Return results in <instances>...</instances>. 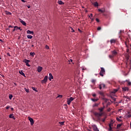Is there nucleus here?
<instances>
[{
	"label": "nucleus",
	"mask_w": 131,
	"mask_h": 131,
	"mask_svg": "<svg viewBox=\"0 0 131 131\" xmlns=\"http://www.w3.org/2000/svg\"><path fill=\"white\" fill-rule=\"evenodd\" d=\"M98 110L100 113H95L94 115L95 116V117H96L97 121H100L101 116H103V111H104V110L102 107H100L98 108Z\"/></svg>",
	"instance_id": "1"
},
{
	"label": "nucleus",
	"mask_w": 131,
	"mask_h": 131,
	"mask_svg": "<svg viewBox=\"0 0 131 131\" xmlns=\"http://www.w3.org/2000/svg\"><path fill=\"white\" fill-rule=\"evenodd\" d=\"M101 71L99 73L100 76H104V74H105V69L103 68H100Z\"/></svg>",
	"instance_id": "2"
},
{
	"label": "nucleus",
	"mask_w": 131,
	"mask_h": 131,
	"mask_svg": "<svg viewBox=\"0 0 131 131\" xmlns=\"http://www.w3.org/2000/svg\"><path fill=\"white\" fill-rule=\"evenodd\" d=\"M74 100V98L73 97H70L69 98L67 99V104L68 105H70L71 104V102Z\"/></svg>",
	"instance_id": "3"
},
{
	"label": "nucleus",
	"mask_w": 131,
	"mask_h": 131,
	"mask_svg": "<svg viewBox=\"0 0 131 131\" xmlns=\"http://www.w3.org/2000/svg\"><path fill=\"white\" fill-rule=\"evenodd\" d=\"M28 119H29V120L30 122L31 125H33V124H34V121H33V119H32L30 117H29Z\"/></svg>",
	"instance_id": "4"
},
{
	"label": "nucleus",
	"mask_w": 131,
	"mask_h": 131,
	"mask_svg": "<svg viewBox=\"0 0 131 131\" xmlns=\"http://www.w3.org/2000/svg\"><path fill=\"white\" fill-rule=\"evenodd\" d=\"M48 80V76H45L44 79L41 81L42 83H46Z\"/></svg>",
	"instance_id": "5"
},
{
	"label": "nucleus",
	"mask_w": 131,
	"mask_h": 131,
	"mask_svg": "<svg viewBox=\"0 0 131 131\" xmlns=\"http://www.w3.org/2000/svg\"><path fill=\"white\" fill-rule=\"evenodd\" d=\"M92 127H93V129L94 131H99V129H98V127H97L96 125H93Z\"/></svg>",
	"instance_id": "6"
},
{
	"label": "nucleus",
	"mask_w": 131,
	"mask_h": 131,
	"mask_svg": "<svg viewBox=\"0 0 131 131\" xmlns=\"http://www.w3.org/2000/svg\"><path fill=\"white\" fill-rule=\"evenodd\" d=\"M37 71H38V72H39V73H40V72L42 71V67L40 66L38 67L37 69Z\"/></svg>",
	"instance_id": "7"
},
{
	"label": "nucleus",
	"mask_w": 131,
	"mask_h": 131,
	"mask_svg": "<svg viewBox=\"0 0 131 131\" xmlns=\"http://www.w3.org/2000/svg\"><path fill=\"white\" fill-rule=\"evenodd\" d=\"M112 54L114 57H115L118 54L117 51L116 50H114V51H112Z\"/></svg>",
	"instance_id": "8"
},
{
	"label": "nucleus",
	"mask_w": 131,
	"mask_h": 131,
	"mask_svg": "<svg viewBox=\"0 0 131 131\" xmlns=\"http://www.w3.org/2000/svg\"><path fill=\"white\" fill-rule=\"evenodd\" d=\"M111 45H113V43H116V39H111L110 40Z\"/></svg>",
	"instance_id": "9"
},
{
	"label": "nucleus",
	"mask_w": 131,
	"mask_h": 131,
	"mask_svg": "<svg viewBox=\"0 0 131 131\" xmlns=\"http://www.w3.org/2000/svg\"><path fill=\"white\" fill-rule=\"evenodd\" d=\"M105 86L106 85H105V84H99V88L100 90H102V89H105Z\"/></svg>",
	"instance_id": "10"
},
{
	"label": "nucleus",
	"mask_w": 131,
	"mask_h": 131,
	"mask_svg": "<svg viewBox=\"0 0 131 131\" xmlns=\"http://www.w3.org/2000/svg\"><path fill=\"white\" fill-rule=\"evenodd\" d=\"M27 33L28 34H32L33 35L34 34V33L33 32V31H31L29 30H28L27 31Z\"/></svg>",
	"instance_id": "11"
},
{
	"label": "nucleus",
	"mask_w": 131,
	"mask_h": 131,
	"mask_svg": "<svg viewBox=\"0 0 131 131\" xmlns=\"http://www.w3.org/2000/svg\"><path fill=\"white\" fill-rule=\"evenodd\" d=\"M92 4L93 5V6H94V7H99V4H98V2H92Z\"/></svg>",
	"instance_id": "12"
},
{
	"label": "nucleus",
	"mask_w": 131,
	"mask_h": 131,
	"mask_svg": "<svg viewBox=\"0 0 131 131\" xmlns=\"http://www.w3.org/2000/svg\"><path fill=\"white\" fill-rule=\"evenodd\" d=\"M98 12H101V13H105V8H102L101 9H98Z\"/></svg>",
	"instance_id": "13"
},
{
	"label": "nucleus",
	"mask_w": 131,
	"mask_h": 131,
	"mask_svg": "<svg viewBox=\"0 0 131 131\" xmlns=\"http://www.w3.org/2000/svg\"><path fill=\"white\" fill-rule=\"evenodd\" d=\"M53 75H52L51 73H50L49 74V80L51 81V80H52V79H53Z\"/></svg>",
	"instance_id": "14"
},
{
	"label": "nucleus",
	"mask_w": 131,
	"mask_h": 131,
	"mask_svg": "<svg viewBox=\"0 0 131 131\" xmlns=\"http://www.w3.org/2000/svg\"><path fill=\"white\" fill-rule=\"evenodd\" d=\"M20 23H21V24H23V25L24 26H26L27 25L26 23H25V21H24L23 20H20Z\"/></svg>",
	"instance_id": "15"
},
{
	"label": "nucleus",
	"mask_w": 131,
	"mask_h": 131,
	"mask_svg": "<svg viewBox=\"0 0 131 131\" xmlns=\"http://www.w3.org/2000/svg\"><path fill=\"white\" fill-rule=\"evenodd\" d=\"M129 42V41L128 40H126V41L125 42V45L126 46V48H128V43Z\"/></svg>",
	"instance_id": "16"
},
{
	"label": "nucleus",
	"mask_w": 131,
	"mask_h": 131,
	"mask_svg": "<svg viewBox=\"0 0 131 131\" xmlns=\"http://www.w3.org/2000/svg\"><path fill=\"white\" fill-rule=\"evenodd\" d=\"M24 62L26 64L27 63H29V62H30V60L25 59L24 60Z\"/></svg>",
	"instance_id": "17"
},
{
	"label": "nucleus",
	"mask_w": 131,
	"mask_h": 131,
	"mask_svg": "<svg viewBox=\"0 0 131 131\" xmlns=\"http://www.w3.org/2000/svg\"><path fill=\"white\" fill-rule=\"evenodd\" d=\"M121 125H122V124H118L117 125V129H119L120 128V127L121 126Z\"/></svg>",
	"instance_id": "18"
},
{
	"label": "nucleus",
	"mask_w": 131,
	"mask_h": 131,
	"mask_svg": "<svg viewBox=\"0 0 131 131\" xmlns=\"http://www.w3.org/2000/svg\"><path fill=\"white\" fill-rule=\"evenodd\" d=\"M123 91H124V92L128 90V88L127 87H124L122 88Z\"/></svg>",
	"instance_id": "19"
},
{
	"label": "nucleus",
	"mask_w": 131,
	"mask_h": 131,
	"mask_svg": "<svg viewBox=\"0 0 131 131\" xmlns=\"http://www.w3.org/2000/svg\"><path fill=\"white\" fill-rule=\"evenodd\" d=\"M19 74H21V75H23V76H25V74L23 73V71H20L19 72Z\"/></svg>",
	"instance_id": "20"
},
{
	"label": "nucleus",
	"mask_w": 131,
	"mask_h": 131,
	"mask_svg": "<svg viewBox=\"0 0 131 131\" xmlns=\"http://www.w3.org/2000/svg\"><path fill=\"white\" fill-rule=\"evenodd\" d=\"M58 4H59V5H64V2L61 1H58Z\"/></svg>",
	"instance_id": "21"
},
{
	"label": "nucleus",
	"mask_w": 131,
	"mask_h": 131,
	"mask_svg": "<svg viewBox=\"0 0 131 131\" xmlns=\"http://www.w3.org/2000/svg\"><path fill=\"white\" fill-rule=\"evenodd\" d=\"M30 56H32V57H34V55H35V53L30 52Z\"/></svg>",
	"instance_id": "22"
},
{
	"label": "nucleus",
	"mask_w": 131,
	"mask_h": 131,
	"mask_svg": "<svg viewBox=\"0 0 131 131\" xmlns=\"http://www.w3.org/2000/svg\"><path fill=\"white\" fill-rule=\"evenodd\" d=\"M27 37H28L29 39H31V38H32V37H33V36H32V35H27Z\"/></svg>",
	"instance_id": "23"
},
{
	"label": "nucleus",
	"mask_w": 131,
	"mask_h": 131,
	"mask_svg": "<svg viewBox=\"0 0 131 131\" xmlns=\"http://www.w3.org/2000/svg\"><path fill=\"white\" fill-rule=\"evenodd\" d=\"M110 125H111V127L113 126V121L112 120L111 121V123L109 124V126H110Z\"/></svg>",
	"instance_id": "24"
},
{
	"label": "nucleus",
	"mask_w": 131,
	"mask_h": 131,
	"mask_svg": "<svg viewBox=\"0 0 131 131\" xmlns=\"http://www.w3.org/2000/svg\"><path fill=\"white\" fill-rule=\"evenodd\" d=\"M102 121V122H105V120H106V117H105L103 119H101L100 121Z\"/></svg>",
	"instance_id": "25"
},
{
	"label": "nucleus",
	"mask_w": 131,
	"mask_h": 131,
	"mask_svg": "<svg viewBox=\"0 0 131 131\" xmlns=\"http://www.w3.org/2000/svg\"><path fill=\"white\" fill-rule=\"evenodd\" d=\"M58 98H63V95H59L56 97V99H58Z\"/></svg>",
	"instance_id": "26"
},
{
	"label": "nucleus",
	"mask_w": 131,
	"mask_h": 131,
	"mask_svg": "<svg viewBox=\"0 0 131 131\" xmlns=\"http://www.w3.org/2000/svg\"><path fill=\"white\" fill-rule=\"evenodd\" d=\"M9 118H13V119H15V118H14V116H13L12 114H10L9 115Z\"/></svg>",
	"instance_id": "27"
},
{
	"label": "nucleus",
	"mask_w": 131,
	"mask_h": 131,
	"mask_svg": "<svg viewBox=\"0 0 131 131\" xmlns=\"http://www.w3.org/2000/svg\"><path fill=\"white\" fill-rule=\"evenodd\" d=\"M91 100L92 101H93V102H97V101H98V99L92 98Z\"/></svg>",
	"instance_id": "28"
},
{
	"label": "nucleus",
	"mask_w": 131,
	"mask_h": 131,
	"mask_svg": "<svg viewBox=\"0 0 131 131\" xmlns=\"http://www.w3.org/2000/svg\"><path fill=\"white\" fill-rule=\"evenodd\" d=\"M99 94L101 95V96H104V93L103 92H99Z\"/></svg>",
	"instance_id": "29"
},
{
	"label": "nucleus",
	"mask_w": 131,
	"mask_h": 131,
	"mask_svg": "<svg viewBox=\"0 0 131 131\" xmlns=\"http://www.w3.org/2000/svg\"><path fill=\"white\" fill-rule=\"evenodd\" d=\"M99 106V103H95L93 105V107H98Z\"/></svg>",
	"instance_id": "30"
},
{
	"label": "nucleus",
	"mask_w": 131,
	"mask_h": 131,
	"mask_svg": "<svg viewBox=\"0 0 131 131\" xmlns=\"http://www.w3.org/2000/svg\"><path fill=\"white\" fill-rule=\"evenodd\" d=\"M116 119H117V121H119V122H121V121H122V120H120V119H119V118H118V117L116 118Z\"/></svg>",
	"instance_id": "31"
},
{
	"label": "nucleus",
	"mask_w": 131,
	"mask_h": 131,
	"mask_svg": "<svg viewBox=\"0 0 131 131\" xmlns=\"http://www.w3.org/2000/svg\"><path fill=\"white\" fill-rule=\"evenodd\" d=\"M108 57L110 59H113V58H114V56L112 54L110 55Z\"/></svg>",
	"instance_id": "32"
},
{
	"label": "nucleus",
	"mask_w": 131,
	"mask_h": 131,
	"mask_svg": "<svg viewBox=\"0 0 131 131\" xmlns=\"http://www.w3.org/2000/svg\"><path fill=\"white\" fill-rule=\"evenodd\" d=\"M12 98H13V95L12 94L9 95V99L10 100H12Z\"/></svg>",
	"instance_id": "33"
},
{
	"label": "nucleus",
	"mask_w": 131,
	"mask_h": 131,
	"mask_svg": "<svg viewBox=\"0 0 131 131\" xmlns=\"http://www.w3.org/2000/svg\"><path fill=\"white\" fill-rule=\"evenodd\" d=\"M14 29H15V30H18V27L17 26H15L14 27Z\"/></svg>",
	"instance_id": "34"
},
{
	"label": "nucleus",
	"mask_w": 131,
	"mask_h": 131,
	"mask_svg": "<svg viewBox=\"0 0 131 131\" xmlns=\"http://www.w3.org/2000/svg\"><path fill=\"white\" fill-rule=\"evenodd\" d=\"M25 90L26 91V92L28 94H29V93H30L29 90H28L27 89L25 88Z\"/></svg>",
	"instance_id": "35"
},
{
	"label": "nucleus",
	"mask_w": 131,
	"mask_h": 131,
	"mask_svg": "<svg viewBox=\"0 0 131 131\" xmlns=\"http://www.w3.org/2000/svg\"><path fill=\"white\" fill-rule=\"evenodd\" d=\"M91 82H92V83H95V82H96V80L95 79H92L91 80Z\"/></svg>",
	"instance_id": "36"
},
{
	"label": "nucleus",
	"mask_w": 131,
	"mask_h": 131,
	"mask_svg": "<svg viewBox=\"0 0 131 131\" xmlns=\"http://www.w3.org/2000/svg\"><path fill=\"white\" fill-rule=\"evenodd\" d=\"M109 127H110V128H109L108 130H110V131L112 130L113 128H112V127H111V125H110Z\"/></svg>",
	"instance_id": "37"
},
{
	"label": "nucleus",
	"mask_w": 131,
	"mask_h": 131,
	"mask_svg": "<svg viewBox=\"0 0 131 131\" xmlns=\"http://www.w3.org/2000/svg\"><path fill=\"white\" fill-rule=\"evenodd\" d=\"M32 90H33L34 91H35V92H37V90H36V89H35V88L32 87Z\"/></svg>",
	"instance_id": "38"
},
{
	"label": "nucleus",
	"mask_w": 131,
	"mask_h": 131,
	"mask_svg": "<svg viewBox=\"0 0 131 131\" xmlns=\"http://www.w3.org/2000/svg\"><path fill=\"white\" fill-rule=\"evenodd\" d=\"M26 66H28V67H30V65L29 63V62H27V63H26Z\"/></svg>",
	"instance_id": "39"
},
{
	"label": "nucleus",
	"mask_w": 131,
	"mask_h": 131,
	"mask_svg": "<svg viewBox=\"0 0 131 131\" xmlns=\"http://www.w3.org/2000/svg\"><path fill=\"white\" fill-rule=\"evenodd\" d=\"M6 14H7V15H12V13L10 12H8V11L7 12Z\"/></svg>",
	"instance_id": "40"
},
{
	"label": "nucleus",
	"mask_w": 131,
	"mask_h": 131,
	"mask_svg": "<svg viewBox=\"0 0 131 131\" xmlns=\"http://www.w3.org/2000/svg\"><path fill=\"white\" fill-rule=\"evenodd\" d=\"M127 117H128V118H129L130 117H131V114H129V113H128Z\"/></svg>",
	"instance_id": "41"
},
{
	"label": "nucleus",
	"mask_w": 131,
	"mask_h": 131,
	"mask_svg": "<svg viewBox=\"0 0 131 131\" xmlns=\"http://www.w3.org/2000/svg\"><path fill=\"white\" fill-rule=\"evenodd\" d=\"M8 27H9V28H14V26L10 25V26H9Z\"/></svg>",
	"instance_id": "42"
},
{
	"label": "nucleus",
	"mask_w": 131,
	"mask_h": 131,
	"mask_svg": "<svg viewBox=\"0 0 131 131\" xmlns=\"http://www.w3.org/2000/svg\"><path fill=\"white\" fill-rule=\"evenodd\" d=\"M101 29H102L101 27H99L97 28V30H98V31L101 30Z\"/></svg>",
	"instance_id": "43"
},
{
	"label": "nucleus",
	"mask_w": 131,
	"mask_h": 131,
	"mask_svg": "<svg viewBox=\"0 0 131 131\" xmlns=\"http://www.w3.org/2000/svg\"><path fill=\"white\" fill-rule=\"evenodd\" d=\"M45 48H46V49H47V50H49V46H48V45H46Z\"/></svg>",
	"instance_id": "44"
},
{
	"label": "nucleus",
	"mask_w": 131,
	"mask_h": 131,
	"mask_svg": "<svg viewBox=\"0 0 131 131\" xmlns=\"http://www.w3.org/2000/svg\"><path fill=\"white\" fill-rule=\"evenodd\" d=\"M18 29L19 30H20V31H22V29H21V27H18Z\"/></svg>",
	"instance_id": "45"
},
{
	"label": "nucleus",
	"mask_w": 131,
	"mask_h": 131,
	"mask_svg": "<svg viewBox=\"0 0 131 131\" xmlns=\"http://www.w3.org/2000/svg\"><path fill=\"white\" fill-rule=\"evenodd\" d=\"M96 21H97V22H100V20H99L98 18H96Z\"/></svg>",
	"instance_id": "46"
},
{
	"label": "nucleus",
	"mask_w": 131,
	"mask_h": 131,
	"mask_svg": "<svg viewBox=\"0 0 131 131\" xmlns=\"http://www.w3.org/2000/svg\"><path fill=\"white\" fill-rule=\"evenodd\" d=\"M7 56H8L9 57H11V54H10V53H8Z\"/></svg>",
	"instance_id": "47"
},
{
	"label": "nucleus",
	"mask_w": 131,
	"mask_h": 131,
	"mask_svg": "<svg viewBox=\"0 0 131 131\" xmlns=\"http://www.w3.org/2000/svg\"><path fill=\"white\" fill-rule=\"evenodd\" d=\"M131 85V82H128V85Z\"/></svg>",
	"instance_id": "48"
},
{
	"label": "nucleus",
	"mask_w": 131,
	"mask_h": 131,
	"mask_svg": "<svg viewBox=\"0 0 131 131\" xmlns=\"http://www.w3.org/2000/svg\"><path fill=\"white\" fill-rule=\"evenodd\" d=\"M10 108V106L8 105L6 107V109H9Z\"/></svg>",
	"instance_id": "49"
},
{
	"label": "nucleus",
	"mask_w": 131,
	"mask_h": 131,
	"mask_svg": "<svg viewBox=\"0 0 131 131\" xmlns=\"http://www.w3.org/2000/svg\"><path fill=\"white\" fill-rule=\"evenodd\" d=\"M117 91H118V90H116H116H114V93H116V92H117Z\"/></svg>",
	"instance_id": "50"
},
{
	"label": "nucleus",
	"mask_w": 131,
	"mask_h": 131,
	"mask_svg": "<svg viewBox=\"0 0 131 131\" xmlns=\"http://www.w3.org/2000/svg\"><path fill=\"white\" fill-rule=\"evenodd\" d=\"M89 17H90V18H91V17H93V14L91 13L90 14V16H89Z\"/></svg>",
	"instance_id": "51"
},
{
	"label": "nucleus",
	"mask_w": 131,
	"mask_h": 131,
	"mask_svg": "<svg viewBox=\"0 0 131 131\" xmlns=\"http://www.w3.org/2000/svg\"><path fill=\"white\" fill-rule=\"evenodd\" d=\"M23 3H26V1L25 0H21Z\"/></svg>",
	"instance_id": "52"
},
{
	"label": "nucleus",
	"mask_w": 131,
	"mask_h": 131,
	"mask_svg": "<svg viewBox=\"0 0 131 131\" xmlns=\"http://www.w3.org/2000/svg\"><path fill=\"white\" fill-rule=\"evenodd\" d=\"M60 124H61V125H63V124H64V122H61Z\"/></svg>",
	"instance_id": "53"
},
{
	"label": "nucleus",
	"mask_w": 131,
	"mask_h": 131,
	"mask_svg": "<svg viewBox=\"0 0 131 131\" xmlns=\"http://www.w3.org/2000/svg\"><path fill=\"white\" fill-rule=\"evenodd\" d=\"M124 98H126V99H129L128 96H124Z\"/></svg>",
	"instance_id": "54"
},
{
	"label": "nucleus",
	"mask_w": 131,
	"mask_h": 131,
	"mask_svg": "<svg viewBox=\"0 0 131 131\" xmlns=\"http://www.w3.org/2000/svg\"><path fill=\"white\" fill-rule=\"evenodd\" d=\"M93 97H96V94H93Z\"/></svg>",
	"instance_id": "55"
},
{
	"label": "nucleus",
	"mask_w": 131,
	"mask_h": 131,
	"mask_svg": "<svg viewBox=\"0 0 131 131\" xmlns=\"http://www.w3.org/2000/svg\"><path fill=\"white\" fill-rule=\"evenodd\" d=\"M103 110L105 109V106H103L102 107H101Z\"/></svg>",
	"instance_id": "56"
},
{
	"label": "nucleus",
	"mask_w": 131,
	"mask_h": 131,
	"mask_svg": "<svg viewBox=\"0 0 131 131\" xmlns=\"http://www.w3.org/2000/svg\"><path fill=\"white\" fill-rule=\"evenodd\" d=\"M72 32H74V30L73 28H72Z\"/></svg>",
	"instance_id": "57"
},
{
	"label": "nucleus",
	"mask_w": 131,
	"mask_h": 131,
	"mask_svg": "<svg viewBox=\"0 0 131 131\" xmlns=\"http://www.w3.org/2000/svg\"><path fill=\"white\" fill-rule=\"evenodd\" d=\"M15 30H16L15 29V28H14V29L12 30V32H14V31H15Z\"/></svg>",
	"instance_id": "58"
},
{
	"label": "nucleus",
	"mask_w": 131,
	"mask_h": 131,
	"mask_svg": "<svg viewBox=\"0 0 131 131\" xmlns=\"http://www.w3.org/2000/svg\"><path fill=\"white\" fill-rule=\"evenodd\" d=\"M108 105H110V103H107L106 106L108 107Z\"/></svg>",
	"instance_id": "59"
},
{
	"label": "nucleus",
	"mask_w": 131,
	"mask_h": 131,
	"mask_svg": "<svg viewBox=\"0 0 131 131\" xmlns=\"http://www.w3.org/2000/svg\"><path fill=\"white\" fill-rule=\"evenodd\" d=\"M14 85H17V83H14Z\"/></svg>",
	"instance_id": "60"
},
{
	"label": "nucleus",
	"mask_w": 131,
	"mask_h": 131,
	"mask_svg": "<svg viewBox=\"0 0 131 131\" xmlns=\"http://www.w3.org/2000/svg\"><path fill=\"white\" fill-rule=\"evenodd\" d=\"M92 21H94V18H91Z\"/></svg>",
	"instance_id": "61"
},
{
	"label": "nucleus",
	"mask_w": 131,
	"mask_h": 131,
	"mask_svg": "<svg viewBox=\"0 0 131 131\" xmlns=\"http://www.w3.org/2000/svg\"><path fill=\"white\" fill-rule=\"evenodd\" d=\"M11 109L12 111L14 110V108L13 107H12Z\"/></svg>",
	"instance_id": "62"
},
{
	"label": "nucleus",
	"mask_w": 131,
	"mask_h": 131,
	"mask_svg": "<svg viewBox=\"0 0 131 131\" xmlns=\"http://www.w3.org/2000/svg\"><path fill=\"white\" fill-rule=\"evenodd\" d=\"M28 9H30V6H28Z\"/></svg>",
	"instance_id": "63"
},
{
	"label": "nucleus",
	"mask_w": 131,
	"mask_h": 131,
	"mask_svg": "<svg viewBox=\"0 0 131 131\" xmlns=\"http://www.w3.org/2000/svg\"><path fill=\"white\" fill-rule=\"evenodd\" d=\"M0 41H2V42H3V40L1 39H0Z\"/></svg>",
	"instance_id": "64"
}]
</instances>
